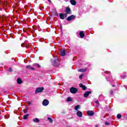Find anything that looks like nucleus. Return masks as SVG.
Wrapping results in <instances>:
<instances>
[{
	"label": "nucleus",
	"instance_id": "1",
	"mask_svg": "<svg viewBox=\"0 0 127 127\" xmlns=\"http://www.w3.org/2000/svg\"><path fill=\"white\" fill-rule=\"evenodd\" d=\"M52 63L55 67H58V66L60 65V63H59L58 58H56L54 60L52 61Z\"/></svg>",
	"mask_w": 127,
	"mask_h": 127
},
{
	"label": "nucleus",
	"instance_id": "2",
	"mask_svg": "<svg viewBox=\"0 0 127 127\" xmlns=\"http://www.w3.org/2000/svg\"><path fill=\"white\" fill-rule=\"evenodd\" d=\"M43 90H44V88L43 87H38L36 89L35 94H37V93H41V92L43 91Z\"/></svg>",
	"mask_w": 127,
	"mask_h": 127
},
{
	"label": "nucleus",
	"instance_id": "3",
	"mask_svg": "<svg viewBox=\"0 0 127 127\" xmlns=\"http://www.w3.org/2000/svg\"><path fill=\"white\" fill-rule=\"evenodd\" d=\"M70 91L71 94H76V92H78V89L75 87H71L70 89Z\"/></svg>",
	"mask_w": 127,
	"mask_h": 127
},
{
	"label": "nucleus",
	"instance_id": "4",
	"mask_svg": "<svg viewBox=\"0 0 127 127\" xmlns=\"http://www.w3.org/2000/svg\"><path fill=\"white\" fill-rule=\"evenodd\" d=\"M65 14H71V9H70V7H67L65 8Z\"/></svg>",
	"mask_w": 127,
	"mask_h": 127
},
{
	"label": "nucleus",
	"instance_id": "5",
	"mask_svg": "<svg viewBox=\"0 0 127 127\" xmlns=\"http://www.w3.org/2000/svg\"><path fill=\"white\" fill-rule=\"evenodd\" d=\"M60 17L61 19H65V18H66V17H67V14L60 13Z\"/></svg>",
	"mask_w": 127,
	"mask_h": 127
},
{
	"label": "nucleus",
	"instance_id": "6",
	"mask_svg": "<svg viewBox=\"0 0 127 127\" xmlns=\"http://www.w3.org/2000/svg\"><path fill=\"white\" fill-rule=\"evenodd\" d=\"M42 104L43 106H48V105H49V101H48L47 99H45L43 100Z\"/></svg>",
	"mask_w": 127,
	"mask_h": 127
},
{
	"label": "nucleus",
	"instance_id": "7",
	"mask_svg": "<svg viewBox=\"0 0 127 127\" xmlns=\"http://www.w3.org/2000/svg\"><path fill=\"white\" fill-rule=\"evenodd\" d=\"M75 18V16L74 15H72L69 17H68L66 18V20L67 21H70V20H72V19H74Z\"/></svg>",
	"mask_w": 127,
	"mask_h": 127
},
{
	"label": "nucleus",
	"instance_id": "8",
	"mask_svg": "<svg viewBox=\"0 0 127 127\" xmlns=\"http://www.w3.org/2000/svg\"><path fill=\"white\" fill-rule=\"evenodd\" d=\"M26 68L27 69H29L30 70H35V68H34V67H32V66H31V65H28L26 66Z\"/></svg>",
	"mask_w": 127,
	"mask_h": 127
},
{
	"label": "nucleus",
	"instance_id": "9",
	"mask_svg": "<svg viewBox=\"0 0 127 127\" xmlns=\"http://www.w3.org/2000/svg\"><path fill=\"white\" fill-rule=\"evenodd\" d=\"M92 93L91 91H86L84 94V98H87Z\"/></svg>",
	"mask_w": 127,
	"mask_h": 127
},
{
	"label": "nucleus",
	"instance_id": "10",
	"mask_svg": "<svg viewBox=\"0 0 127 127\" xmlns=\"http://www.w3.org/2000/svg\"><path fill=\"white\" fill-rule=\"evenodd\" d=\"M76 115L79 118H82V117L83 116V114L81 111H77Z\"/></svg>",
	"mask_w": 127,
	"mask_h": 127
},
{
	"label": "nucleus",
	"instance_id": "11",
	"mask_svg": "<svg viewBox=\"0 0 127 127\" xmlns=\"http://www.w3.org/2000/svg\"><path fill=\"white\" fill-rule=\"evenodd\" d=\"M87 115L90 116H94V115H95V113L92 111H89L87 112Z\"/></svg>",
	"mask_w": 127,
	"mask_h": 127
},
{
	"label": "nucleus",
	"instance_id": "12",
	"mask_svg": "<svg viewBox=\"0 0 127 127\" xmlns=\"http://www.w3.org/2000/svg\"><path fill=\"white\" fill-rule=\"evenodd\" d=\"M66 55V53L65 51V49H63L61 50V56H64V55Z\"/></svg>",
	"mask_w": 127,
	"mask_h": 127
},
{
	"label": "nucleus",
	"instance_id": "13",
	"mask_svg": "<svg viewBox=\"0 0 127 127\" xmlns=\"http://www.w3.org/2000/svg\"><path fill=\"white\" fill-rule=\"evenodd\" d=\"M95 103L93 104L94 106H95L96 108H98L99 106L100 105V103H99V101H96L94 102Z\"/></svg>",
	"mask_w": 127,
	"mask_h": 127
},
{
	"label": "nucleus",
	"instance_id": "14",
	"mask_svg": "<svg viewBox=\"0 0 127 127\" xmlns=\"http://www.w3.org/2000/svg\"><path fill=\"white\" fill-rule=\"evenodd\" d=\"M70 2L72 5H76V3H77L75 0H70Z\"/></svg>",
	"mask_w": 127,
	"mask_h": 127
},
{
	"label": "nucleus",
	"instance_id": "15",
	"mask_svg": "<svg viewBox=\"0 0 127 127\" xmlns=\"http://www.w3.org/2000/svg\"><path fill=\"white\" fill-rule=\"evenodd\" d=\"M79 36H80L81 38H83L85 37V34L83 31H80L79 32Z\"/></svg>",
	"mask_w": 127,
	"mask_h": 127
},
{
	"label": "nucleus",
	"instance_id": "16",
	"mask_svg": "<svg viewBox=\"0 0 127 127\" xmlns=\"http://www.w3.org/2000/svg\"><path fill=\"white\" fill-rule=\"evenodd\" d=\"M79 87L82 88L83 90H86L87 89V87L83 85L82 83L79 84Z\"/></svg>",
	"mask_w": 127,
	"mask_h": 127
},
{
	"label": "nucleus",
	"instance_id": "17",
	"mask_svg": "<svg viewBox=\"0 0 127 127\" xmlns=\"http://www.w3.org/2000/svg\"><path fill=\"white\" fill-rule=\"evenodd\" d=\"M17 82L18 84H21L22 83V80L20 78H18L17 79Z\"/></svg>",
	"mask_w": 127,
	"mask_h": 127
},
{
	"label": "nucleus",
	"instance_id": "18",
	"mask_svg": "<svg viewBox=\"0 0 127 127\" xmlns=\"http://www.w3.org/2000/svg\"><path fill=\"white\" fill-rule=\"evenodd\" d=\"M33 122H34V123H39V119L36 118L33 119Z\"/></svg>",
	"mask_w": 127,
	"mask_h": 127
},
{
	"label": "nucleus",
	"instance_id": "19",
	"mask_svg": "<svg viewBox=\"0 0 127 127\" xmlns=\"http://www.w3.org/2000/svg\"><path fill=\"white\" fill-rule=\"evenodd\" d=\"M34 67H37V68H40L41 66L40 64H35L33 65Z\"/></svg>",
	"mask_w": 127,
	"mask_h": 127
},
{
	"label": "nucleus",
	"instance_id": "20",
	"mask_svg": "<svg viewBox=\"0 0 127 127\" xmlns=\"http://www.w3.org/2000/svg\"><path fill=\"white\" fill-rule=\"evenodd\" d=\"M47 119L49 121V123L51 124L53 123V120H52V119H51L50 117H48Z\"/></svg>",
	"mask_w": 127,
	"mask_h": 127
},
{
	"label": "nucleus",
	"instance_id": "21",
	"mask_svg": "<svg viewBox=\"0 0 127 127\" xmlns=\"http://www.w3.org/2000/svg\"><path fill=\"white\" fill-rule=\"evenodd\" d=\"M86 71H87V69L86 68L79 69V72H86Z\"/></svg>",
	"mask_w": 127,
	"mask_h": 127
},
{
	"label": "nucleus",
	"instance_id": "22",
	"mask_svg": "<svg viewBox=\"0 0 127 127\" xmlns=\"http://www.w3.org/2000/svg\"><path fill=\"white\" fill-rule=\"evenodd\" d=\"M79 109H80V105H77L74 107V109L75 110V111H78Z\"/></svg>",
	"mask_w": 127,
	"mask_h": 127
},
{
	"label": "nucleus",
	"instance_id": "23",
	"mask_svg": "<svg viewBox=\"0 0 127 127\" xmlns=\"http://www.w3.org/2000/svg\"><path fill=\"white\" fill-rule=\"evenodd\" d=\"M29 115L28 114L25 115L23 116V119L24 120H27V118H28V116Z\"/></svg>",
	"mask_w": 127,
	"mask_h": 127
},
{
	"label": "nucleus",
	"instance_id": "24",
	"mask_svg": "<svg viewBox=\"0 0 127 127\" xmlns=\"http://www.w3.org/2000/svg\"><path fill=\"white\" fill-rule=\"evenodd\" d=\"M67 102H71L72 98L71 97H68L66 99Z\"/></svg>",
	"mask_w": 127,
	"mask_h": 127
},
{
	"label": "nucleus",
	"instance_id": "25",
	"mask_svg": "<svg viewBox=\"0 0 127 127\" xmlns=\"http://www.w3.org/2000/svg\"><path fill=\"white\" fill-rule=\"evenodd\" d=\"M122 118V115L120 114H118L117 115V119H121Z\"/></svg>",
	"mask_w": 127,
	"mask_h": 127
},
{
	"label": "nucleus",
	"instance_id": "26",
	"mask_svg": "<svg viewBox=\"0 0 127 127\" xmlns=\"http://www.w3.org/2000/svg\"><path fill=\"white\" fill-rule=\"evenodd\" d=\"M84 75L83 74H81L79 75V79H82V78H83V76Z\"/></svg>",
	"mask_w": 127,
	"mask_h": 127
},
{
	"label": "nucleus",
	"instance_id": "27",
	"mask_svg": "<svg viewBox=\"0 0 127 127\" xmlns=\"http://www.w3.org/2000/svg\"><path fill=\"white\" fill-rule=\"evenodd\" d=\"M9 72H12V69L11 68H9Z\"/></svg>",
	"mask_w": 127,
	"mask_h": 127
},
{
	"label": "nucleus",
	"instance_id": "28",
	"mask_svg": "<svg viewBox=\"0 0 127 127\" xmlns=\"http://www.w3.org/2000/svg\"><path fill=\"white\" fill-rule=\"evenodd\" d=\"M105 125H106V126H109V125H110V123H109V122H106V123H105Z\"/></svg>",
	"mask_w": 127,
	"mask_h": 127
},
{
	"label": "nucleus",
	"instance_id": "29",
	"mask_svg": "<svg viewBox=\"0 0 127 127\" xmlns=\"http://www.w3.org/2000/svg\"><path fill=\"white\" fill-rule=\"evenodd\" d=\"M113 90H111V91H110V94H111V95H113Z\"/></svg>",
	"mask_w": 127,
	"mask_h": 127
},
{
	"label": "nucleus",
	"instance_id": "30",
	"mask_svg": "<svg viewBox=\"0 0 127 127\" xmlns=\"http://www.w3.org/2000/svg\"><path fill=\"white\" fill-rule=\"evenodd\" d=\"M29 105H31V102H28Z\"/></svg>",
	"mask_w": 127,
	"mask_h": 127
},
{
	"label": "nucleus",
	"instance_id": "31",
	"mask_svg": "<svg viewBox=\"0 0 127 127\" xmlns=\"http://www.w3.org/2000/svg\"><path fill=\"white\" fill-rule=\"evenodd\" d=\"M95 127H99V126L98 125H96Z\"/></svg>",
	"mask_w": 127,
	"mask_h": 127
},
{
	"label": "nucleus",
	"instance_id": "32",
	"mask_svg": "<svg viewBox=\"0 0 127 127\" xmlns=\"http://www.w3.org/2000/svg\"><path fill=\"white\" fill-rule=\"evenodd\" d=\"M26 112H25V113H26V112H27V110L26 109Z\"/></svg>",
	"mask_w": 127,
	"mask_h": 127
},
{
	"label": "nucleus",
	"instance_id": "33",
	"mask_svg": "<svg viewBox=\"0 0 127 127\" xmlns=\"http://www.w3.org/2000/svg\"><path fill=\"white\" fill-rule=\"evenodd\" d=\"M112 87H115V86L114 85H112Z\"/></svg>",
	"mask_w": 127,
	"mask_h": 127
},
{
	"label": "nucleus",
	"instance_id": "34",
	"mask_svg": "<svg viewBox=\"0 0 127 127\" xmlns=\"http://www.w3.org/2000/svg\"><path fill=\"white\" fill-rule=\"evenodd\" d=\"M22 45H23V44H22V45H21L22 47H23Z\"/></svg>",
	"mask_w": 127,
	"mask_h": 127
},
{
	"label": "nucleus",
	"instance_id": "35",
	"mask_svg": "<svg viewBox=\"0 0 127 127\" xmlns=\"http://www.w3.org/2000/svg\"><path fill=\"white\" fill-rule=\"evenodd\" d=\"M126 120H127V117H126Z\"/></svg>",
	"mask_w": 127,
	"mask_h": 127
}]
</instances>
